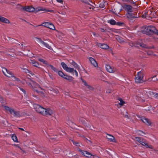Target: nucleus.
<instances>
[{
	"label": "nucleus",
	"instance_id": "dca6fc26",
	"mask_svg": "<svg viewBox=\"0 0 158 158\" xmlns=\"http://www.w3.org/2000/svg\"><path fill=\"white\" fill-rule=\"evenodd\" d=\"M30 63L35 67L39 69L41 68L38 63L37 62L35 61V60H31Z\"/></svg>",
	"mask_w": 158,
	"mask_h": 158
},
{
	"label": "nucleus",
	"instance_id": "864d4df0",
	"mask_svg": "<svg viewBox=\"0 0 158 158\" xmlns=\"http://www.w3.org/2000/svg\"><path fill=\"white\" fill-rule=\"evenodd\" d=\"M153 95L156 98L158 97V93H153Z\"/></svg>",
	"mask_w": 158,
	"mask_h": 158
},
{
	"label": "nucleus",
	"instance_id": "603ef678",
	"mask_svg": "<svg viewBox=\"0 0 158 158\" xmlns=\"http://www.w3.org/2000/svg\"><path fill=\"white\" fill-rule=\"evenodd\" d=\"M4 100L3 99V98L0 96V102L1 103H4Z\"/></svg>",
	"mask_w": 158,
	"mask_h": 158
},
{
	"label": "nucleus",
	"instance_id": "58836bf2",
	"mask_svg": "<svg viewBox=\"0 0 158 158\" xmlns=\"http://www.w3.org/2000/svg\"><path fill=\"white\" fill-rule=\"evenodd\" d=\"M110 23L112 25H115L116 23V21L113 19H111L109 21Z\"/></svg>",
	"mask_w": 158,
	"mask_h": 158
},
{
	"label": "nucleus",
	"instance_id": "0e129e2a",
	"mask_svg": "<svg viewBox=\"0 0 158 158\" xmlns=\"http://www.w3.org/2000/svg\"><path fill=\"white\" fill-rule=\"evenodd\" d=\"M92 34H93V35L94 36H96V35H97V34L96 33L94 32H93L92 33Z\"/></svg>",
	"mask_w": 158,
	"mask_h": 158
},
{
	"label": "nucleus",
	"instance_id": "c9c22d12",
	"mask_svg": "<svg viewBox=\"0 0 158 158\" xmlns=\"http://www.w3.org/2000/svg\"><path fill=\"white\" fill-rule=\"evenodd\" d=\"M80 122L81 123L83 124L85 123V119L83 118H81L79 119Z\"/></svg>",
	"mask_w": 158,
	"mask_h": 158
},
{
	"label": "nucleus",
	"instance_id": "6e6d98bb",
	"mask_svg": "<svg viewBox=\"0 0 158 158\" xmlns=\"http://www.w3.org/2000/svg\"><path fill=\"white\" fill-rule=\"evenodd\" d=\"M152 38L155 41L158 42V38H156L155 36H153Z\"/></svg>",
	"mask_w": 158,
	"mask_h": 158
},
{
	"label": "nucleus",
	"instance_id": "7c9ffc66",
	"mask_svg": "<svg viewBox=\"0 0 158 158\" xmlns=\"http://www.w3.org/2000/svg\"><path fill=\"white\" fill-rule=\"evenodd\" d=\"M12 138L14 141L18 142V139L16 136V135L15 134H13L12 136Z\"/></svg>",
	"mask_w": 158,
	"mask_h": 158
},
{
	"label": "nucleus",
	"instance_id": "72a5a7b5",
	"mask_svg": "<svg viewBox=\"0 0 158 158\" xmlns=\"http://www.w3.org/2000/svg\"><path fill=\"white\" fill-rule=\"evenodd\" d=\"M58 74L60 76V77L63 78L64 77V76L65 75L61 71H59L58 72Z\"/></svg>",
	"mask_w": 158,
	"mask_h": 158
},
{
	"label": "nucleus",
	"instance_id": "a878e982",
	"mask_svg": "<svg viewBox=\"0 0 158 158\" xmlns=\"http://www.w3.org/2000/svg\"><path fill=\"white\" fill-rule=\"evenodd\" d=\"M142 145L144 146H146V148H149L151 149L153 148V147L152 145L149 146L148 143H146L145 140L143 141V142H142Z\"/></svg>",
	"mask_w": 158,
	"mask_h": 158
},
{
	"label": "nucleus",
	"instance_id": "bb28decb",
	"mask_svg": "<svg viewBox=\"0 0 158 158\" xmlns=\"http://www.w3.org/2000/svg\"><path fill=\"white\" fill-rule=\"evenodd\" d=\"M156 75L152 77H150L148 79V81H152L155 82L157 81V79L156 78Z\"/></svg>",
	"mask_w": 158,
	"mask_h": 158
},
{
	"label": "nucleus",
	"instance_id": "f257e3e1",
	"mask_svg": "<svg viewBox=\"0 0 158 158\" xmlns=\"http://www.w3.org/2000/svg\"><path fill=\"white\" fill-rule=\"evenodd\" d=\"M155 29V27L153 25L144 26L142 27L141 31L143 34L151 36L153 35Z\"/></svg>",
	"mask_w": 158,
	"mask_h": 158
},
{
	"label": "nucleus",
	"instance_id": "09e8293b",
	"mask_svg": "<svg viewBox=\"0 0 158 158\" xmlns=\"http://www.w3.org/2000/svg\"><path fill=\"white\" fill-rule=\"evenodd\" d=\"M147 54L148 55H151L153 54V53L151 51H148L147 52Z\"/></svg>",
	"mask_w": 158,
	"mask_h": 158
},
{
	"label": "nucleus",
	"instance_id": "4468645a",
	"mask_svg": "<svg viewBox=\"0 0 158 158\" xmlns=\"http://www.w3.org/2000/svg\"><path fill=\"white\" fill-rule=\"evenodd\" d=\"M106 68L107 71L110 73H114L116 71V69H112L110 66L108 65H106Z\"/></svg>",
	"mask_w": 158,
	"mask_h": 158
},
{
	"label": "nucleus",
	"instance_id": "f3484780",
	"mask_svg": "<svg viewBox=\"0 0 158 158\" xmlns=\"http://www.w3.org/2000/svg\"><path fill=\"white\" fill-rule=\"evenodd\" d=\"M89 60L92 64L94 67H97L98 66V64L97 62L93 58L90 57L89 58Z\"/></svg>",
	"mask_w": 158,
	"mask_h": 158
},
{
	"label": "nucleus",
	"instance_id": "cd10ccee",
	"mask_svg": "<svg viewBox=\"0 0 158 158\" xmlns=\"http://www.w3.org/2000/svg\"><path fill=\"white\" fill-rule=\"evenodd\" d=\"M117 100L120 102L118 104L121 106H123L125 103V102L120 97H118Z\"/></svg>",
	"mask_w": 158,
	"mask_h": 158
},
{
	"label": "nucleus",
	"instance_id": "b1692460",
	"mask_svg": "<svg viewBox=\"0 0 158 158\" xmlns=\"http://www.w3.org/2000/svg\"><path fill=\"white\" fill-rule=\"evenodd\" d=\"M82 154V155H84V156L86 157V154H87L89 156V155H91V153L90 152H89L86 151H83L81 149H79L78 150Z\"/></svg>",
	"mask_w": 158,
	"mask_h": 158
},
{
	"label": "nucleus",
	"instance_id": "a19ab883",
	"mask_svg": "<svg viewBox=\"0 0 158 158\" xmlns=\"http://www.w3.org/2000/svg\"><path fill=\"white\" fill-rule=\"evenodd\" d=\"M140 43L139 42H135V43H132V46H136L137 45H140Z\"/></svg>",
	"mask_w": 158,
	"mask_h": 158
},
{
	"label": "nucleus",
	"instance_id": "680f3d73",
	"mask_svg": "<svg viewBox=\"0 0 158 158\" xmlns=\"http://www.w3.org/2000/svg\"><path fill=\"white\" fill-rule=\"evenodd\" d=\"M111 93V92L110 90H108L106 91V93Z\"/></svg>",
	"mask_w": 158,
	"mask_h": 158
},
{
	"label": "nucleus",
	"instance_id": "bf43d9fd",
	"mask_svg": "<svg viewBox=\"0 0 158 158\" xmlns=\"http://www.w3.org/2000/svg\"><path fill=\"white\" fill-rule=\"evenodd\" d=\"M74 72H75V75H76V76H78V73H77V72L75 70H74Z\"/></svg>",
	"mask_w": 158,
	"mask_h": 158
},
{
	"label": "nucleus",
	"instance_id": "6ab92c4d",
	"mask_svg": "<svg viewBox=\"0 0 158 158\" xmlns=\"http://www.w3.org/2000/svg\"><path fill=\"white\" fill-rule=\"evenodd\" d=\"M98 46L102 49H107L109 48V46L106 44H104L99 43Z\"/></svg>",
	"mask_w": 158,
	"mask_h": 158
},
{
	"label": "nucleus",
	"instance_id": "2f4dec72",
	"mask_svg": "<svg viewBox=\"0 0 158 158\" xmlns=\"http://www.w3.org/2000/svg\"><path fill=\"white\" fill-rule=\"evenodd\" d=\"M61 65L62 66L63 68L65 70H66L68 68L67 64H66L64 62H61Z\"/></svg>",
	"mask_w": 158,
	"mask_h": 158
},
{
	"label": "nucleus",
	"instance_id": "1a4fd4ad",
	"mask_svg": "<svg viewBox=\"0 0 158 158\" xmlns=\"http://www.w3.org/2000/svg\"><path fill=\"white\" fill-rule=\"evenodd\" d=\"M45 111L43 112L42 114L44 116L52 115L53 114V111L48 109H44Z\"/></svg>",
	"mask_w": 158,
	"mask_h": 158
},
{
	"label": "nucleus",
	"instance_id": "774afa93",
	"mask_svg": "<svg viewBox=\"0 0 158 158\" xmlns=\"http://www.w3.org/2000/svg\"><path fill=\"white\" fill-rule=\"evenodd\" d=\"M21 89V90L22 91H23V92H24L25 93V90H24L23 89Z\"/></svg>",
	"mask_w": 158,
	"mask_h": 158
},
{
	"label": "nucleus",
	"instance_id": "79ce46f5",
	"mask_svg": "<svg viewBox=\"0 0 158 158\" xmlns=\"http://www.w3.org/2000/svg\"><path fill=\"white\" fill-rule=\"evenodd\" d=\"M137 132L138 133H139V135H142V134H141V133H143V134H145V132H143V131H140V130H138L137 131Z\"/></svg>",
	"mask_w": 158,
	"mask_h": 158
},
{
	"label": "nucleus",
	"instance_id": "a211bd4d",
	"mask_svg": "<svg viewBox=\"0 0 158 158\" xmlns=\"http://www.w3.org/2000/svg\"><path fill=\"white\" fill-rule=\"evenodd\" d=\"M107 136H106V137L107 139L109 140V141L114 142H116L114 136L108 134H107Z\"/></svg>",
	"mask_w": 158,
	"mask_h": 158
},
{
	"label": "nucleus",
	"instance_id": "f03ea898",
	"mask_svg": "<svg viewBox=\"0 0 158 158\" xmlns=\"http://www.w3.org/2000/svg\"><path fill=\"white\" fill-rule=\"evenodd\" d=\"M143 73L142 71L138 72L137 75L135 77V82L137 83H140L143 82Z\"/></svg>",
	"mask_w": 158,
	"mask_h": 158
},
{
	"label": "nucleus",
	"instance_id": "aec40b11",
	"mask_svg": "<svg viewBox=\"0 0 158 158\" xmlns=\"http://www.w3.org/2000/svg\"><path fill=\"white\" fill-rule=\"evenodd\" d=\"M151 14H150V15H149V17H150L151 18H156L157 17L158 15V11L156 12H151Z\"/></svg>",
	"mask_w": 158,
	"mask_h": 158
},
{
	"label": "nucleus",
	"instance_id": "4c0bfd02",
	"mask_svg": "<svg viewBox=\"0 0 158 158\" xmlns=\"http://www.w3.org/2000/svg\"><path fill=\"white\" fill-rule=\"evenodd\" d=\"M13 113L14 114V115L15 116H19L20 115L19 111H15L14 110Z\"/></svg>",
	"mask_w": 158,
	"mask_h": 158
},
{
	"label": "nucleus",
	"instance_id": "5fc2aeb1",
	"mask_svg": "<svg viewBox=\"0 0 158 158\" xmlns=\"http://www.w3.org/2000/svg\"><path fill=\"white\" fill-rule=\"evenodd\" d=\"M127 158H133V157L130 155H127L125 156Z\"/></svg>",
	"mask_w": 158,
	"mask_h": 158
},
{
	"label": "nucleus",
	"instance_id": "052dcab7",
	"mask_svg": "<svg viewBox=\"0 0 158 158\" xmlns=\"http://www.w3.org/2000/svg\"><path fill=\"white\" fill-rule=\"evenodd\" d=\"M122 1L123 2H130L131 0H122Z\"/></svg>",
	"mask_w": 158,
	"mask_h": 158
},
{
	"label": "nucleus",
	"instance_id": "de8ad7c7",
	"mask_svg": "<svg viewBox=\"0 0 158 158\" xmlns=\"http://www.w3.org/2000/svg\"><path fill=\"white\" fill-rule=\"evenodd\" d=\"M135 138L136 140L139 142H140V140H141V138L139 137H135Z\"/></svg>",
	"mask_w": 158,
	"mask_h": 158
},
{
	"label": "nucleus",
	"instance_id": "8fccbe9b",
	"mask_svg": "<svg viewBox=\"0 0 158 158\" xmlns=\"http://www.w3.org/2000/svg\"><path fill=\"white\" fill-rule=\"evenodd\" d=\"M86 86H87V88L90 90H92L93 89V87L91 86L88 85Z\"/></svg>",
	"mask_w": 158,
	"mask_h": 158
},
{
	"label": "nucleus",
	"instance_id": "4d7b16f0",
	"mask_svg": "<svg viewBox=\"0 0 158 158\" xmlns=\"http://www.w3.org/2000/svg\"><path fill=\"white\" fill-rule=\"evenodd\" d=\"M100 29L101 31H102V32H105L106 31V29H104V28H101Z\"/></svg>",
	"mask_w": 158,
	"mask_h": 158
},
{
	"label": "nucleus",
	"instance_id": "0eeeda50",
	"mask_svg": "<svg viewBox=\"0 0 158 158\" xmlns=\"http://www.w3.org/2000/svg\"><path fill=\"white\" fill-rule=\"evenodd\" d=\"M123 7L124 10L127 12V13L132 12L133 7L130 5L124 4L123 6Z\"/></svg>",
	"mask_w": 158,
	"mask_h": 158
},
{
	"label": "nucleus",
	"instance_id": "a18cd8bd",
	"mask_svg": "<svg viewBox=\"0 0 158 158\" xmlns=\"http://www.w3.org/2000/svg\"><path fill=\"white\" fill-rule=\"evenodd\" d=\"M124 23H123L118 22L117 23L116 22V23L115 24L118 26H122V25Z\"/></svg>",
	"mask_w": 158,
	"mask_h": 158
},
{
	"label": "nucleus",
	"instance_id": "ddd939ff",
	"mask_svg": "<svg viewBox=\"0 0 158 158\" xmlns=\"http://www.w3.org/2000/svg\"><path fill=\"white\" fill-rule=\"evenodd\" d=\"M142 121L148 126H150L151 124V121L148 119L145 118H142L141 119Z\"/></svg>",
	"mask_w": 158,
	"mask_h": 158
},
{
	"label": "nucleus",
	"instance_id": "473e14b6",
	"mask_svg": "<svg viewBox=\"0 0 158 158\" xmlns=\"http://www.w3.org/2000/svg\"><path fill=\"white\" fill-rule=\"evenodd\" d=\"M38 60L43 62L44 64H45L46 65H48V62L43 59L39 58L38 59Z\"/></svg>",
	"mask_w": 158,
	"mask_h": 158
},
{
	"label": "nucleus",
	"instance_id": "338daca9",
	"mask_svg": "<svg viewBox=\"0 0 158 158\" xmlns=\"http://www.w3.org/2000/svg\"><path fill=\"white\" fill-rule=\"evenodd\" d=\"M144 141V140L143 139L142 140L141 139L140 140V142H139V143H140V144H142V142H143Z\"/></svg>",
	"mask_w": 158,
	"mask_h": 158
},
{
	"label": "nucleus",
	"instance_id": "423d86ee",
	"mask_svg": "<svg viewBox=\"0 0 158 158\" xmlns=\"http://www.w3.org/2000/svg\"><path fill=\"white\" fill-rule=\"evenodd\" d=\"M39 26H42L52 30L55 29V27L53 24L47 22L44 23Z\"/></svg>",
	"mask_w": 158,
	"mask_h": 158
},
{
	"label": "nucleus",
	"instance_id": "13d9d810",
	"mask_svg": "<svg viewBox=\"0 0 158 158\" xmlns=\"http://www.w3.org/2000/svg\"><path fill=\"white\" fill-rule=\"evenodd\" d=\"M57 1L61 3L62 4L63 3V0H56Z\"/></svg>",
	"mask_w": 158,
	"mask_h": 158
},
{
	"label": "nucleus",
	"instance_id": "69168bd1",
	"mask_svg": "<svg viewBox=\"0 0 158 158\" xmlns=\"http://www.w3.org/2000/svg\"><path fill=\"white\" fill-rule=\"evenodd\" d=\"M84 84L86 86H87L88 85V84H87V82L86 81H84Z\"/></svg>",
	"mask_w": 158,
	"mask_h": 158
},
{
	"label": "nucleus",
	"instance_id": "7ed1b4c3",
	"mask_svg": "<svg viewBox=\"0 0 158 158\" xmlns=\"http://www.w3.org/2000/svg\"><path fill=\"white\" fill-rule=\"evenodd\" d=\"M147 93V91L144 89H139L136 91V94L140 98H144V97Z\"/></svg>",
	"mask_w": 158,
	"mask_h": 158
},
{
	"label": "nucleus",
	"instance_id": "20e7f679",
	"mask_svg": "<svg viewBox=\"0 0 158 158\" xmlns=\"http://www.w3.org/2000/svg\"><path fill=\"white\" fill-rule=\"evenodd\" d=\"M2 71L4 75L7 77H14L15 78H16V77L14 76V73L11 71L8 70L6 68H3Z\"/></svg>",
	"mask_w": 158,
	"mask_h": 158
},
{
	"label": "nucleus",
	"instance_id": "c03bdc74",
	"mask_svg": "<svg viewBox=\"0 0 158 158\" xmlns=\"http://www.w3.org/2000/svg\"><path fill=\"white\" fill-rule=\"evenodd\" d=\"M94 156L93 155L91 154V155L88 156H86V157H88V158H94V156Z\"/></svg>",
	"mask_w": 158,
	"mask_h": 158
},
{
	"label": "nucleus",
	"instance_id": "9d476101",
	"mask_svg": "<svg viewBox=\"0 0 158 158\" xmlns=\"http://www.w3.org/2000/svg\"><path fill=\"white\" fill-rule=\"evenodd\" d=\"M31 87L32 88V89H33V90L37 92H38V90L35 89V88H40V85L35 82L34 81H33L32 83V86H31Z\"/></svg>",
	"mask_w": 158,
	"mask_h": 158
},
{
	"label": "nucleus",
	"instance_id": "f704fd0d",
	"mask_svg": "<svg viewBox=\"0 0 158 158\" xmlns=\"http://www.w3.org/2000/svg\"><path fill=\"white\" fill-rule=\"evenodd\" d=\"M48 65L49 67H50L51 68V69L53 70H54V71L56 72H57V69L54 66L51 64H49Z\"/></svg>",
	"mask_w": 158,
	"mask_h": 158
},
{
	"label": "nucleus",
	"instance_id": "49530a36",
	"mask_svg": "<svg viewBox=\"0 0 158 158\" xmlns=\"http://www.w3.org/2000/svg\"><path fill=\"white\" fill-rule=\"evenodd\" d=\"M155 32H154V33L153 34H156L157 35H158V30H157L156 27H155V29L154 30Z\"/></svg>",
	"mask_w": 158,
	"mask_h": 158
},
{
	"label": "nucleus",
	"instance_id": "ea45409f",
	"mask_svg": "<svg viewBox=\"0 0 158 158\" xmlns=\"http://www.w3.org/2000/svg\"><path fill=\"white\" fill-rule=\"evenodd\" d=\"M72 64L75 68H77V67H78V66L77 65V63L73 61L72 62Z\"/></svg>",
	"mask_w": 158,
	"mask_h": 158
},
{
	"label": "nucleus",
	"instance_id": "4be33fe9",
	"mask_svg": "<svg viewBox=\"0 0 158 158\" xmlns=\"http://www.w3.org/2000/svg\"><path fill=\"white\" fill-rule=\"evenodd\" d=\"M139 44L140 47L142 48L147 49H153L154 48V46H152V47H148L146 44H144L143 43H140Z\"/></svg>",
	"mask_w": 158,
	"mask_h": 158
},
{
	"label": "nucleus",
	"instance_id": "412c9836",
	"mask_svg": "<svg viewBox=\"0 0 158 158\" xmlns=\"http://www.w3.org/2000/svg\"><path fill=\"white\" fill-rule=\"evenodd\" d=\"M25 81L26 82V83L28 85L31 87V86H32V83L33 81L30 78H26Z\"/></svg>",
	"mask_w": 158,
	"mask_h": 158
},
{
	"label": "nucleus",
	"instance_id": "37998d69",
	"mask_svg": "<svg viewBox=\"0 0 158 158\" xmlns=\"http://www.w3.org/2000/svg\"><path fill=\"white\" fill-rule=\"evenodd\" d=\"M71 141L73 143V144L76 145V146H77L78 145V144H79L78 142L75 141L74 140H71Z\"/></svg>",
	"mask_w": 158,
	"mask_h": 158
},
{
	"label": "nucleus",
	"instance_id": "393cba45",
	"mask_svg": "<svg viewBox=\"0 0 158 158\" xmlns=\"http://www.w3.org/2000/svg\"><path fill=\"white\" fill-rule=\"evenodd\" d=\"M5 108L7 111H9L10 113L12 114L13 113L14 110L7 106H5Z\"/></svg>",
	"mask_w": 158,
	"mask_h": 158
},
{
	"label": "nucleus",
	"instance_id": "e433bc0d",
	"mask_svg": "<svg viewBox=\"0 0 158 158\" xmlns=\"http://www.w3.org/2000/svg\"><path fill=\"white\" fill-rule=\"evenodd\" d=\"M81 0L83 3H85L88 4V5H90L89 2H90V1L89 0Z\"/></svg>",
	"mask_w": 158,
	"mask_h": 158
},
{
	"label": "nucleus",
	"instance_id": "f8f14e48",
	"mask_svg": "<svg viewBox=\"0 0 158 158\" xmlns=\"http://www.w3.org/2000/svg\"><path fill=\"white\" fill-rule=\"evenodd\" d=\"M38 40L40 42V43L44 44L46 47V48L49 49H52V48L49 45V44H48L47 43H45L44 41H43L41 38H37Z\"/></svg>",
	"mask_w": 158,
	"mask_h": 158
},
{
	"label": "nucleus",
	"instance_id": "c756f323",
	"mask_svg": "<svg viewBox=\"0 0 158 158\" xmlns=\"http://www.w3.org/2000/svg\"><path fill=\"white\" fill-rule=\"evenodd\" d=\"M150 12H151V11H148L146 13L147 15H145L144 13L142 15V17L143 18L149 17V14L150 13Z\"/></svg>",
	"mask_w": 158,
	"mask_h": 158
},
{
	"label": "nucleus",
	"instance_id": "3c124183",
	"mask_svg": "<svg viewBox=\"0 0 158 158\" xmlns=\"http://www.w3.org/2000/svg\"><path fill=\"white\" fill-rule=\"evenodd\" d=\"M151 108V106L147 107L145 108V110L147 111H150L151 110L150 109Z\"/></svg>",
	"mask_w": 158,
	"mask_h": 158
},
{
	"label": "nucleus",
	"instance_id": "39448f33",
	"mask_svg": "<svg viewBox=\"0 0 158 158\" xmlns=\"http://www.w3.org/2000/svg\"><path fill=\"white\" fill-rule=\"evenodd\" d=\"M33 106L36 111L40 114H42L43 112L44 111V109H45V108L40 106L38 104H34L33 105Z\"/></svg>",
	"mask_w": 158,
	"mask_h": 158
},
{
	"label": "nucleus",
	"instance_id": "2eb2a0df",
	"mask_svg": "<svg viewBox=\"0 0 158 158\" xmlns=\"http://www.w3.org/2000/svg\"><path fill=\"white\" fill-rule=\"evenodd\" d=\"M0 22L5 23H10L9 20L2 16L0 15Z\"/></svg>",
	"mask_w": 158,
	"mask_h": 158
},
{
	"label": "nucleus",
	"instance_id": "c85d7f7f",
	"mask_svg": "<svg viewBox=\"0 0 158 158\" xmlns=\"http://www.w3.org/2000/svg\"><path fill=\"white\" fill-rule=\"evenodd\" d=\"M66 71L67 72L72 73L73 74L74 69L73 68L68 67Z\"/></svg>",
	"mask_w": 158,
	"mask_h": 158
},
{
	"label": "nucleus",
	"instance_id": "9b49d317",
	"mask_svg": "<svg viewBox=\"0 0 158 158\" xmlns=\"http://www.w3.org/2000/svg\"><path fill=\"white\" fill-rule=\"evenodd\" d=\"M22 9L29 12H32L35 10V8L31 6H29L27 7H24L22 8Z\"/></svg>",
	"mask_w": 158,
	"mask_h": 158
},
{
	"label": "nucleus",
	"instance_id": "5701e85b",
	"mask_svg": "<svg viewBox=\"0 0 158 158\" xmlns=\"http://www.w3.org/2000/svg\"><path fill=\"white\" fill-rule=\"evenodd\" d=\"M63 78L70 82L73 81L74 79L72 77L66 74L65 75L64 77Z\"/></svg>",
	"mask_w": 158,
	"mask_h": 158
},
{
	"label": "nucleus",
	"instance_id": "e2e57ef3",
	"mask_svg": "<svg viewBox=\"0 0 158 158\" xmlns=\"http://www.w3.org/2000/svg\"><path fill=\"white\" fill-rule=\"evenodd\" d=\"M92 6L90 5V6L89 7V8L90 9H92V10H94V7H93L92 8Z\"/></svg>",
	"mask_w": 158,
	"mask_h": 158
},
{
	"label": "nucleus",
	"instance_id": "6e6552de",
	"mask_svg": "<svg viewBox=\"0 0 158 158\" xmlns=\"http://www.w3.org/2000/svg\"><path fill=\"white\" fill-rule=\"evenodd\" d=\"M131 12H130L127 14V17L128 18L131 20L132 19L138 18V16L137 15L136 12H134V13H132Z\"/></svg>",
	"mask_w": 158,
	"mask_h": 158
}]
</instances>
